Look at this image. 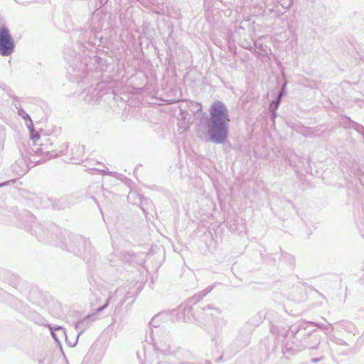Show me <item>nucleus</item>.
<instances>
[{"label":"nucleus","instance_id":"1","mask_svg":"<svg viewBox=\"0 0 364 364\" xmlns=\"http://www.w3.org/2000/svg\"><path fill=\"white\" fill-rule=\"evenodd\" d=\"M229 110L225 104L216 101L210 105L209 115L205 117L206 130L198 129V137L204 141L223 144L229 135Z\"/></svg>","mask_w":364,"mask_h":364},{"label":"nucleus","instance_id":"14","mask_svg":"<svg viewBox=\"0 0 364 364\" xmlns=\"http://www.w3.org/2000/svg\"><path fill=\"white\" fill-rule=\"evenodd\" d=\"M65 200V198H60L58 202H59V205L58 204H55V208H58V209H63L65 208V205H64V201Z\"/></svg>","mask_w":364,"mask_h":364},{"label":"nucleus","instance_id":"15","mask_svg":"<svg viewBox=\"0 0 364 364\" xmlns=\"http://www.w3.org/2000/svg\"><path fill=\"white\" fill-rule=\"evenodd\" d=\"M65 338V340H66V342L68 343V344L70 346H75L77 343V339L79 337H77H77L75 340L72 341L71 340H69L67 335H66V337Z\"/></svg>","mask_w":364,"mask_h":364},{"label":"nucleus","instance_id":"11","mask_svg":"<svg viewBox=\"0 0 364 364\" xmlns=\"http://www.w3.org/2000/svg\"><path fill=\"white\" fill-rule=\"evenodd\" d=\"M286 82L284 83V85L282 86L280 90L279 91L278 94L276 96V99L279 100V102L281 103V100L284 95L286 94Z\"/></svg>","mask_w":364,"mask_h":364},{"label":"nucleus","instance_id":"7","mask_svg":"<svg viewBox=\"0 0 364 364\" xmlns=\"http://www.w3.org/2000/svg\"><path fill=\"white\" fill-rule=\"evenodd\" d=\"M72 156L70 159L73 164L80 163L85 152V147L83 146L74 145L71 149Z\"/></svg>","mask_w":364,"mask_h":364},{"label":"nucleus","instance_id":"3","mask_svg":"<svg viewBox=\"0 0 364 364\" xmlns=\"http://www.w3.org/2000/svg\"><path fill=\"white\" fill-rule=\"evenodd\" d=\"M159 331V329H156L155 331H151L154 348L164 353H168L171 350V339L168 333H160Z\"/></svg>","mask_w":364,"mask_h":364},{"label":"nucleus","instance_id":"26","mask_svg":"<svg viewBox=\"0 0 364 364\" xmlns=\"http://www.w3.org/2000/svg\"><path fill=\"white\" fill-rule=\"evenodd\" d=\"M183 364H191V363H183Z\"/></svg>","mask_w":364,"mask_h":364},{"label":"nucleus","instance_id":"18","mask_svg":"<svg viewBox=\"0 0 364 364\" xmlns=\"http://www.w3.org/2000/svg\"><path fill=\"white\" fill-rule=\"evenodd\" d=\"M321 360H322V358H313L311 360V361H312L313 363H317V362Z\"/></svg>","mask_w":364,"mask_h":364},{"label":"nucleus","instance_id":"8","mask_svg":"<svg viewBox=\"0 0 364 364\" xmlns=\"http://www.w3.org/2000/svg\"><path fill=\"white\" fill-rule=\"evenodd\" d=\"M18 114L21 116L22 119H25L26 126L29 129H31V128L33 127V124L32 122L31 116L26 113L25 110L22 108L18 109Z\"/></svg>","mask_w":364,"mask_h":364},{"label":"nucleus","instance_id":"20","mask_svg":"<svg viewBox=\"0 0 364 364\" xmlns=\"http://www.w3.org/2000/svg\"><path fill=\"white\" fill-rule=\"evenodd\" d=\"M309 348L315 349L316 348V346H309Z\"/></svg>","mask_w":364,"mask_h":364},{"label":"nucleus","instance_id":"23","mask_svg":"<svg viewBox=\"0 0 364 364\" xmlns=\"http://www.w3.org/2000/svg\"><path fill=\"white\" fill-rule=\"evenodd\" d=\"M285 348H286V350H291V348L288 347V344H287V345L285 346Z\"/></svg>","mask_w":364,"mask_h":364},{"label":"nucleus","instance_id":"25","mask_svg":"<svg viewBox=\"0 0 364 364\" xmlns=\"http://www.w3.org/2000/svg\"><path fill=\"white\" fill-rule=\"evenodd\" d=\"M297 350H296V349L292 350L293 353H294V352L297 351Z\"/></svg>","mask_w":364,"mask_h":364},{"label":"nucleus","instance_id":"2","mask_svg":"<svg viewBox=\"0 0 364 364\" xmlns=\"http://www.w3.org/2000/svg\"><path fill=\"white\" fill-rule=\"evenodd\" d=\"M14 41L6 26L0 27V55L9 56L15 50Z\"/></svg>","mask_w":364,"mask_h":364},{"label":"nucleus","instance_id":"10","mask_svg":"<svg viewBox=\"0 0 364 364\" xmlns=\"http://www.w3.org/2000/svg\"><path fill=\"white\" fill-rule=\"evenodd\" d=\"M348 119L350 120V127L357 131L358 133H360V134L364 136V126L355 122V121L350 120V118H348Z\"/></svg>","mask_w":364,"mask_h":364},{"label":"nucleus","instance_id":"6","mask_svg":"<svg viewBox=\"0 0 364 364\" xmlns=\"http://www.w3.org/2000/svg\"><path fill=\"white\" fill-rule=\"evenodd\" d=\"M53 338L58 343H60V338L66 337V332L63 327L59 326H48Z\"/></svg>","mask_w":364,"mask_h":364},{"label":"nucleus","instance_id":"4","mask_svg":"<svg viewBox=\"0 0 364 364\" xmlns=\"http://www.w3.org/2000/svg\"><path fill=\"white\" fill-rule=\"evenodd\" d=\"M67 248L68 252L82 255V252H86L87 249L90 248V244L81 235H73L70 237V243L68 244Z\"/></svg>","mask_w":364,"mask_h":364},{"label":"nucleus","instance_id":"24","mask_svg":"<svg viewBox=\"0 0 364 364\" xmlns=\"http://www.w3.org/2000/svg\"><path fill=\"white\" fill-rule=\"evenodd\" d=\"M155 321H156V318H154L152 319V321H151V323L155 322Z\"/></svg>","mask_w":364,"mask_h":364},{"label":"nucleus","instance_id":"5","mask_svg":"<svg viewBox=\"0 0 364 364\" xmlns=\"http://www.w3.org/2000/svg\"><path fill=\"white\" fill-rule=\"evenodd\" d=\"M96 319V316L94 315V314H90L89 315L86 316L85 317L82 318V320L77 321L75 323V328L78 330L77 337L81 335L83 332L85 331L86 328L91 326L92 323L95 322Z\"/></svg>","mask_w":364,"mask_h":364},{"label":"nucleus","instance_id":"19","mask_svg":"<svg viewBox=\"0 0 364 364\" xmlns=\"http://www.w3.org/2000/svg\"><path fill=\"white\" fill-rule=\"evenodd\" d=\"M95 168L98 170L100 172H102V173H108L107 169L105 171V169H100V168Z\"/></svg>","mask_w":364,"mask_h":364},{"label":"nucleus","instance_id":"12","mask_svg":"<svg viewBox=\"0 0 364 364\" xmlns=\"http://www.w3.org/2000/svg\"><path fill=\"white\" fill-rule=\"evenodd\" d=\"M280 104L281 103L279 102V101L278 100H277V98L275 100H273L269 105V110L270 111L277 110L279 107Z\"/></svg>","mask_w":364,"mask_h":364},{"label":"nucleus","instance_id":"9","mask_svg":"<svg viewBox=\"0 0 364 364\" xmlns=\"http://www.w3.org/2000/svg\"><path fill=\"white\" fill-rule=\"evenodd\" d=\"M36 237L40 240L43 241L45 240L46 237L48 236V232H46L44 231L43 228L41 226H36L33 230Z\"/></svg>","mask_w":364,"mask_h":364},{"label":"nucleus","instance_id":"22","mask_svg":"<svg viewBox=\"0 0 364 364\" xmlns=\"http://www.w3.org/2000/svg\"><path fill=\"white\" fill-rule=\"evenodd\" d=\"M8 183H0V188L1 187H4V186L6 185Z\"/></svg>","mask_w":364,"mask_h":364},{"label":"nucleus","instance_id":"21","mask_svg":"<svg viewBox=\"0 0 364 364\" xmlns=\"http://www.w3.org/2000/svg\"><path fill=\"white\" fill-rule=\"evenodd\" d=\"M314 338L316 340V342L317 343V344L319 343V339L316 337H314Z\"/></svg>","mask_w":364,"mask_h":364},{"label":"nucleus","instance_id":"17","mask_svg":"<svg viewBox=\"0 0 364 364\" xmlns=\"http://www.w3.org/2000/svg\"><path fill=\"white\" fill-rule=\"evenodd\" d=\"M271 113H272V117L273 119H275V117H277V110H274V111H270Z\"/></svg>","mask_w":364,"mask_h":364},{"label":"nucleus","instance_id":"13","mask_svg":"<svg viewBox=\"0 0 364 364\" xmlns=\"http://www.w3.org/2000/svg\"><path fill=\"white\" fill-rule=\"evenodd\" d=\"M202 309H203V311H208V309H212L213 311H215L216 313H218V314L221 312L220 308L214 307V306H212L210 305H207L206 306L203 307Z\"/></svg>","mask_w":364,"mask_h":364},{"label":"nucleus","instance_id":"16","mask_svg":"<svg viewBox=\"0 0 364 364\" xmlns=\"http://www.w3.org/2000/svg\"><path fill=\"white\" fill-rule=\"evenodd\" d=\"M109 301H110V297H109L106 301V303L105 304V305L102 306H100L97 309L96 311L97 312H101L102 311L105 310V308H107L108 306H109Z\"/></svg>","mask_w":364,"mask_h":364}]
</instances>
